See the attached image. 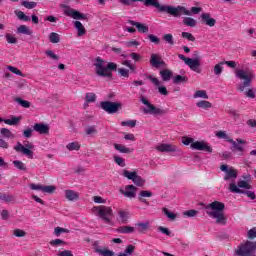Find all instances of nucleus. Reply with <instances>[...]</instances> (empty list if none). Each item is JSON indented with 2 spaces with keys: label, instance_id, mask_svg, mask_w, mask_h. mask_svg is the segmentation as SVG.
Instances as JSON below:
<instances>
[{
  "label": "nucleus",
  "instance_id": "obj_1",
  "mask_svg": "<svg viewBox=\"0 0 256 256\" xmlns=\"http://www.w3.org/2000/svg\"><path fill=\"white\" fill-rule=\"evenodd\" d=\"M204 207L206 214L211 219H215L217 225H227V218L225 217V204L220 201H214L210 204H201Z\"/></svg>",
  "mask_w": 256,
  "mask_h": 256
},
{
  "label": "nucleus",
  "instance_id": "obj_2",
  "mask_svg": "<svg viewBox=\"0 0 256 256\" xmlns=\"http://www.w3.org/2000/svg\"><path fill=\"white\" fill-rule=\"evenodd\" d=\"M95 73L98 77H107V79H113V73L111 71H117V64L115 62H109L105 66V60L101 57H97L94 60Z\"/></svg>",
  "mask_w": 256,
  "mask_h": 256
},
{
  "label": "nucleus",
  "instance_id": "obj_3",
  "mask_svg": "<svg viewBox=\"0 0 256 256\" xmlns=\"http://www.w3.org/2000/svg\"><path fill=\"white\" fill-rule=\"evenodd\" d=\"M235 76L237 79H240V81H243L238 85V91H240V93L245 92V89L251 87V82L255 79V74L251 70L238 69L235 71Z\"/></svg>",
  "mask_w": 256,
  "mask_h": 256
},
{
  "label": "nucleus",
  "instance_id": "obj_4",
  "mask_svg": "<svg viewBox=\"0 0 256 256\" xmlns=\"http://www.w3.org/2000/svg\"><path fill=\"white\" fill-rule=\"evenodd\" d=\"M233 256H256V241L247 240L245 243L238 245Z\"/></svg>",
  "mask_w": 256,
  "mask_h": 256
},
{
  "label": "nucleus",
  "instance_id": "obj_5",
  "mask_svg": "<svg viewBox=\"0 0 256 256\" xmlns=\"http://www.w3.org/2000/svg\"><path fill=\"white\" fill-rule=\"evenodd\" d=\"M93 211L97 213V216L107 225H111V221H113V208L109 206H96L93 208Z\"/></svg>",
  "mask_w": 256,
  "mask_h": 256
},
{
  "label": "nucleus",
  "instance_id": "obj_6",
  "mask_svg": "<svg viewBox=\"0 0 256 256\" xmlns=\"http://www.w3.org/2000/svg\"><path fill=\"white\" fill-rule=\"evenodd\" d=\"M140 101L141 103H143V105H147L148 107L144 108V113L146 115H165V113H167V111L161 108H157L155 107V105L149 103V100H147V98H145L144 96L140 97Z\"/></svg>",
  "mask_w": 256,
  "mask_h": 256
},
{
  "label": "nucleus",
  "instance_id": "obj_7",
  "mask_svg": "<svg viewBox=\"0 0 256 256\" xmlns=\"http://www.w3.org/2000/svg\"><path fill=\"white\" fill-rule=\"evenodd\" d=\"M100 107L103 111L109 113V115H113L123 107V104L121 102L102 101L100 102Z\"/></svg>",
  "mask_w": 256,
  "mask_h": 256
},
{
  "label": "nucleus",
  "instance_id": "obj_8",
  "mask_svg": "<svg viewBox=\"0 0 256 256\" xmlns=\"http://www.w3.org/2000/svg\"><path fill=\"white\" fill-rule=\"evenodd\" d=\"M60 7H61V9H64V15H66L67 17H72V19H76V20H80V21L87 19V15H85V14L65 5V4H61Z\"/></svg>",
  "mask_w": 256,
  "mask_h": 256
},
{
  "label": "nucleus",
  "instance_id": "obj_9",
  "mask_svg": "<svg viewBox=\"0 0 256 256\" xmlns=\"http://www.w3.org/2000/svg\"><path fill=\"white\" fill-rule=\"evenodd\" d=\"M34 147L35 146L31 143H27L25 144V146H23L21 142H17L14 146V150L17 153H23V155H26L28 159H33V152L31 151V149H34Z\"/></svg>",
  "mask_w": 256,
  "mask_h": 256
},
{
  "label": "nucleus",
  "instance_id": "obj_10",
  "mask_svg": "<svg viewBox=\"0 0 256 256\" xmlns=\"http://www.w3.org/2000/svg\"><path fill=\"white\" fill-rule=\"evenodd\" d=\"M229 143H231V151L233 153H238V155L242 156L244 151H245V147L243 145L247 144L246 140H243L241 138H238L236 140L230 139L228 140Z\"/></svg>",
  "mask_w": 256,
  "mask_h": 256
},
{
  "label": "nucleus",
  "instance_id": "obj_11",
  "mask_svg": "<svg viewBox=\"0 0 256 256\" xmlns=\"http://www.w3.org/2000/svg\"><path fill=\"white\" fill-rule=\"evenodd\" d=\"M123 176L126 177V179L133 181L134 185L137 187H143V185H145V179L137 175V172H129V170H124Z\"/></svg>",
  "mask_w": 256,
  "mask_h": 256
},
{
  "label": "nucleus",
  "instance_id": "obj_12",
  "mask_svg": "<svg viewBox=\"0 0 256 256\" xmlns=\"http://www.w3.org/2000/svg\"><path fill=\"white\" fill-rule=\"evenodd\" d=\"M229 191H231V193H238L239 195H246L247 197H249V199H252V201L256 199L255 192L239 189V187H237L235 183H231L229 185Z\"/></svg>",
  "mask_w": 256,
  "mask_h": 256
},
{
  "label": "nucleus",
  "instance_id": "obj_13",
  "mask_svg": "<svg viewBox=\"0 0 256 256\" xmlns=\"http://www.w3.org/2000/svg\"><path fill=\"white\" fill-rule=\"evenodd\" d=\"M150 65L155 69H160V67H167V64L161 59L159 54H151Z\"/></svg>",
  "mask_w": 256,
  "mask_h": 256
},
{
  "label": "nucleus",
  "instance_id": "obj_14",
  "mask_svg": "<svg viewBox=\"0 0 256 256\" xmlns=\"http://www.w3.org/2000/svg\"><path fill=\"white\" fill-rule=\"evenodd\" d=\"M191 149H195L196 151H207V153H213V148L207 145L204 141H196L190 144Z\"/></svg>",
  "mask_w": 256,
  "mask_h": 256
},
{
  "label": "nucleus",
  "instance_id": "obj_15",
  "mask_svg": "<svg viewBox=\"0 0 256 256\" xmlns=\"http://www.w3.org/2000/svg\"><path fill=\"white\" fill-rule=\"evenodd\" d=\"M147 79H149L151 81V83H153V85L158 87V91H159L160 95H165V96L169 95V91H167V87L160 86L161 85V81H159L157 78L149 75V76H147Z\"/></svg>",
  "mask_w": 256,
  "mask_h": 256
},
{
  "label": "nucleus",
  "instance_id": "obj_16",
  "mask_svg": "<svg viewBox=\"0 0 256 256\" xmlns=\"http://www.w3.org/2000/svg\"><path fill=\"white\" fill-rule=\"evenodd\" d=\"M156 149L160 153H175L178 151L177 146L173 144H159Z\"/></svg>",
  "mask_w": 256,
  "mask_h": 256
},
{
  "label": "nucleus",
  "instance_id": "obj_17",
  "mask_svg": "<svg viewBox=\"0 0 256 256\" xmlns=\"http://www.w3.org/2000/svg\"><path fill=\"white\" fill-rule=\"evenodd\" d=\"M33 131L40 135H49V125L45 123H36L33 125Z\"/></svg>",
  "mask_w": 256,
  "mask_h": 256
},
{
  "label": "nucleus",
  "instance_id": "obj_18",
  "mask_svg": "<svg viewBox=\"0 0 256 256\" xmlns=\"http://www.w3.org/2000/svg\"><path fill=\"white\" fill-rule=\"evenodd\" d=\"M129 217L130 214L128 211L125 210H118V217L117 221L118 223H121L122 225H127L129 223Z\"/></svg>",
  "mask_w": 256,
  "mask_h": 256
},
{
  "label": "nucleus",
  "instance_id": "obj_19",
  "mask_svg": "<svg viewBox=\"0 0 256 256\" xmlns=\"http://www.w3.org/2000/svg\"><path fill=\"white\" fill-rule=\"evenodd\" d=\"M186 65L191 69V71H195V73H201V70L199 69V67H201V61L190 58Z\"/></svg>",
  "mask_w": 256,
  "mask_h": 256
},
{
  "label": "nucleus",
  "instance_id": "obj_20",
  "mask_svg": "<svg viewBox=\"0 0 256 256\" xmlns=\"http://www.w3.org/2000/svg\"><path fill=\"white\" fill-rule=\"evenodd\" d=\"M129 25H133V27H136L138 33H149V26L135 22L133 20H128Z\"/></svg>",
  "mask_w": 256,
  "mask_h": 256
},
{
  "label": "nucleus",
  "instance_id": "obj_21",
  "mask_svg": "<svg viewBox=\"0 0 256 256\" xmlns=\"http://www.w3.org/2000/svg\"><path fill=\"white\" fill-rule=\"evenodd\" d=\"M201 21L202 23H205V25H208V27H215V23H217V20L211 18V14L209 13L201 14Z\"/></svg>",
  "mask_w": 256,
  "mask_h": 256
},
{
  "label": "nucleus",
  "instance_id": "obj_22",
  "mask_svg": "<svg viewBox=\"0 0 256 256\" xmlns=\"http://www.w3.org/2000/svg\"><path fill=\"white\" fill-rule=\"evenodd\" d=\"M135 191H137V187L133 184L127 185L125 187V191H122L124 197H128V199H133L135 197Z\"/></svg>",
  "mask_w": 256,
  "mask_h": 256
},
{
  "label": "nucleus",
  "instance_id": "obj_23",
  "mask_svg": "<svg viewBox=\"0 0 256 256\" xmlns=\"http://www.w3.org/2000/svg\"><path fill=\"white\" fill-rule=\"evenodd\" d=\"M21 121V117L16 116H10V119H3L0 117V123H5L6 125H19V122Z\"/></svg>",
  "mask_w": 256,
  "mask_h": 256
},
{
  "label": "nucleus",
  "instance_id": "obj_24",
  "mask_svg": "<svg viewBox=\"0 0 256 256\" xmlns=\"http://www.w3.org/2000/svg\"><path fill=\"white\" fill-rule=\"evenodd\" d=\"M116 233H121L122 235H131V233H135V227L120 226L116 229Z\"/></svg>",
  "mask_w": 256,
  "mask_h": 256
},
{
  "label": "nucleus",
  "instance_id": "obj_25",
  "mask_svg": "<svg viewBox=\"0 0 256 256\" xmlns=\"http://www.w3.org/2000/svg\"><path fill=\"white\" fill-rule=\"evenodd\" d=\"M65 198L68 201H77V199H79V193L75 192V190H66Z\"/></svg>",
  "mask_w": 256,
  "mask_h": 256
},
{
  "label": "nucleus",
  "instance_id": "obj_26",
  "mask_svg": "<svg viewBox=\"0 0 256 256\" xmlns=\"http://www.w3.org/2000/svg\"><path fill=\"white\" fill-rule=\"evenodd\" d=\"M74 27L78 31V37H83V35L87 33V30H85V26H83V23H81L80 21H75Z\"/></svg>",
  "mask_w": 256,
  "mask_h": 256
},
{
  "label": "nucleus",
  "instance_id": "obj_27",
  "mask_svg": "<svg viewBox=\"0 0 256 256\" xmlns=\"http://www.w3.org/2000/svg\"><path fill=\"white\" fill-rule=\"evenodd\" d=\"M160 76L163 81H171V77H173V72L169 69H164L160 71Z\"/></svg>",
  "mask_w": 256,
  "mask_h": 256
},
{
  "label": "nucleus",
  "instance_id": "obj_28",
  "mask_svg": "<svg viewBox=\"0 0 256 256\" xmlns=\"http://www.w3.org/2000/svg\"><path fill=\"white\" fill-rule=\"evenodd\" d=\"M182 23L186 27H197V20L192 17H184Z\"/></svg>",
  "mask_w": 256,
  "mask_h": 256
},
{
  "label": "nucleus",
  "instance_id": "obj_29",
  "mask_svg": "<svg viewBox=\"0 0 256 256\" xmlns=\"http://www.w3.org/2000/svg\"><path fill=\"white\" fill-rule=\"evenodd\" d=\"M16 33L18 35H33V31H31L29 29V27L25 26V25H20L18 28H17V31Z\"/></svg>",
  "mask_w": 256,
  "mask_h": 256
},
{
  "label": "nucleus",
  "instance_id": "obj_30",
  "mask_svg": "<svg viewBox=\"0 0 256 256\" xmlns=\"http://www.w3.org/2000/svg\"><path fill=\"white\" fill-rule=\"evenodd\" d=\"M0 135H2L4 139H15V134H13V132L8 128H1Z\"/></svg>",
  "mask_w": 256,
  "mask_h": 256
},
{
  "label": "nucleus",
  "instance_id": "obj_31",
  "mask_svg": "<svg viewBox=\"0 0 256 256\" xmlns=\"http://www.w3.org/2000/svg\"><path fill=\"white\" fill-rule=\"evenodd\" d=\"M97 133H99L97 131V126L93 125V126H87L85 128V135H87V137H95V135H97Z\"/></svg>",
  "mask_w": 256,
  "mask_h": 256
},
{
  "label": "nucleus",
  "instance_id": "obj_32",
  "mask_svg": "<svg viewBox=\"0 0 256 256\" xmlns=\"http://www.w3.org/2000/svg\"><path fill=\"white\" fill-rule=\"evenodd\" d=\"M231 179H237V171L233 168H229L224 176V181H229Z\"/></svg>",
  "mask_w": 256,
  "mask_h": 256
},
{
  "label": "nucleus",
  "instance_id": "obj_33",
  "mask_svg": "<svg viewBox=\"0 0 256 256\" xmlns=\"http://www.w3.org/2000/svg\"><path fill=\"white\" fill-rule=\"evenodd\" d=\"M114 149H116V151H119V153H133V149L127 148L126 146L121 144H114Z\"/></svg>",
  "mask_w": 256,
  "mask_h": 256
},
{
  "label": "nucleus",
  "instance_id": "obj_34",
  "mask_svg": "<svg viewBox=\"0 0 256 256\" xmlns=\"http://www.w3.org/2000/svg\"><path fill=\"white\" fill-rule=\"evenodd\" d=\"M95 253L102 256H115V252L108 250V249H101L99 247L95 248Z\"/></svg>",
  "mask_w": 256,
  "mask_h": 256
},
{
  "label": "nucleus",
  "instance_id": "obj_35",
  "mask_svg": "<svg viewBox=\"0 0 256 256\" xmlns=\"http://www.w3.org/2000/svg\"><path fill=\"white\" fill-rule=\"evenodd\" d=\"M138 233H145L149 229V222H139L136 224Z\"/></svg>",
  "mask_w": 256,
  "mask_h": 256
},
{
  "label": "nucleus",
  "instance_id": "obj_36",
  "mask_svg": "<svg viewBox=\"0 0 256 256\" xmlns=\"http://www.w3.org/2000/svg\"><path fill=\"white\" fill-rule=\"evenodd\" d=\"M188 81L189 78L187 76L176 75L173 78V83H175V85H179L180 83H187Z\"/></svg>",
  "mask_w": 256,
  "mask_h": 256
},
{
  "label": "nucleus",
  "instance_id": "obj_37",
  "mask_svg": "<svg viewBox=\"0 0 256 256\" xmlns=\"http://www.w3.org/2000/svg\"><path fill=\"white\" fill-rule=\"evenodd\" d=\"M134 252H135V246L130 244L126 246V249L124 250V252H120L118 253V255L130 256V255H133Z\"/></svg>",
  "mask_w": 256,
  "mask_h": 256
},
{
  "label": "nucleus",
  "instance_id": "obj_38",
  "mask_svg": "<svg viewBox=\"0 0 256 256\" xmlns=\"http://www.w3.org/2000/svg\"><path fill=\"white\" fill-rule=\"evenodd\" d=\"M196 106H198L200 109H211V107H213L211 102H209L207 100H201V101L197 102Z\"/></svg>",
  "mask_w": 256,
  "mask_h": 256
},
{
  "label": "nucleus",
  "instance_id": "obj_39",
  "mask_svg": "<svg viewBox=\"0 0 256 256\" xmlns=\"http://www.w3.org/2000/svg\"><path fill=\"white\" fill-rule=\"evenodd\" d=\"M14 101L21 105V107H24V109H29V107H31V102L23 100L22 98L16 97Z\"/></svg>",
  "mask_w": 256,
  "mask_h": 256
},
{
  "label": "nucleus",
  "instance_id": "obj_40",
  "mask_svg": "<svg viewBox=\"0 0 256 256\" xmlns=\"http://www.w3.org/2000/svg\"><path fill=\"white\" fill-rule=\"evenodd\" d=\"M0 200L4 201L5 203H11L15 200V197L13 195L7 194V193H1L0 194Z\"/></svg>",
  "mask_w": 256,
  "mask_h": 256
},
{
  "label": "nucleus",
  "instance_id": "obj_41",
  "mask_svg": "<svg viewBox=\"0 0 256 256\" xmlns=\"http://www.w3.org/2000/svg\"><path fill=\"white\" fill-rule=\"evenodd\" d=\"M13 165L16 169H19V171H27V165H25L21 160H14Z\"/></svg>",
  "mask_w": 256,
  "mask_h": 256
},
{
  "label": "nucleus",
  "instance_id": "obj_42",
  "mask_svg": "<svg viewBox=\"0 0 256 256\" xmlns=\"http://www.w3.org/2000/svg\"><path fill=\"white\" fill-rule=\"evenodd\" d=\"M209 99V95H207V91L205 90H198L194 94V99Z\"/></svg>",
  "mask_w": 256,
  "mask_h": 256
},
{
  "label": "nucleus",
  "instance_id": "obj_43",
  "mask_svg": "<svg viewBox=\"0 0 256 256\" xmlns=\"http://www.w3.org/2000/svg\"><path fill=\"white\" fill-rule=\"evenodd\" d=\"M66 148L68 149V151H79L81 149V145L79 144V142H71L67 144Z\"/></svg>",
  "mask_w": 256,
  "mask_h": 256
},
{
  "label": "nucleus",
  "instance_id": "obj_44",
  "mask_svg": "<svg viewBox=\"0 0 256 256\" xmlns=\"http://www.w3.org/2000/svg\"><path fill=\"white\" fill-rule=\"evenodd\" d=\"M15 15L20 19V21H31V17L25 15L23 11H15Z\"/></svg>",
  "mask_w": 256,
  "mask_h": 256
},
{
  "label": "nucleus",
  "instance_id": "obj_45",
  "mask_svg": "<svg viewBox=\"0 0 256 256\" xmlns=\"http://www.w3.org/2000/svg\"><path fill=\"white\" fill-rule=\"evenodd\" d=\"M163 213L164 215H166V217H168V219H170L171 221H175L177 219V214L169 211V209L167 208H163Z\"/></svg>",
  "mask_w": 256,
  "mask_h": 256
},
{
  "label": "nucleus",
  "instance_id": "obj_46",
  "mask_svg": "<svg viewBox=\"0 0 256 256\" xmlns=\"http://www.w3.org/2000/svg\"><path fill=\"white\" fill-rule=\"evenodd\" d=\"M21 5H22V7H25L26 9H35V7H37L36 2H30L27 0L22 1Z\"/></svg>",
  "mask_w": 256,
  "mask_h": 256
},
{
  "label": "nucleus",
  "instance_id": "obj_47",
  "mask_svg": "<svg viewBox=\"0 0 256 256\" xmlns=\"http://www.w3.org/2000/svg\"><path fill=\"white\" fill-rule=\"evenodd\" d=\"M49 41L50 43H59L61 41V38L59 37V34L51 32L49 35Z\"/></svg>",
  "mask_w": 256,
  "mask_h": 256
},
{
  "label": "nucleus",
  "instance_id": "obj_48",
  "mask_svg": "<svg viewBox=\"0 0 256 256\" xmlns=\"http://www.w3.org/2000/svg\"><path fill=\"white\" fill-rule=\"evenodd\" d=\"M57 187L53 186V185H48V186H42V191L44 193H49L50 195H53V193H55Z\"/></svg>",
  "mask_w": 256,
  "mask_h": 256
},
{
  "label": "nucleus",
  "instance_id": "obj_49",
  "mask_svg": "<svg viewBox=\"0 0 256 256\" xmlns=\"http://www.w3.org/2000/svg\"><path fill=\"white\" fill-rule=\"evenodd\" d=\"M223 61L222 62H219L218 64H216L214 66V75H221V73H223Z\"/></svg>",
  "mask_w": 256,
  "mask_h": 256
},
{
  "label": "nucleus",
  "instance_id": "obj_50",
  "mask_svg": "<svg viewBox=\"0 0 256 256\" xmlns=\"http://www.w3.org/2000/svg\"><path fill=\"white\" fill-rule=\"evenodd\" d=\"M184 217H197L199 215V211L195 209H190L188 211L183 212Z\"/></svg>",
  "mask_w": 256,
  "mask_h": 256
},
{
  "label": "nucleus",
  "instance_id": "obj_51",
  "mask_svg": "<svg viewBox=\"0 0 256 256\" xmlns=\"http://www.w3.org/2000/svg\"><path fill=\"white\" fill-rule=\"evenodd\" d=\"M97 101V95L95 93H86V102L87 103H95Z\"/></svg>",
  "mask_w": 256,
  "mask_h": 256
},
{
  "label": "nucleus",
  "instance_id": "obj_52",
  "mask_svg": "<svg viewBox=\"0 0 256 256\" xmlns=\"http://www.w3.org/2000/svg\"><path fill=\"white\" fill-rule=\"evenodd\" d=\"M238 189H251V184H249L247 181L245 180H240L238 181Z\"/></svg>",
  "mask_w": 256,
  "mask_h": 256
},
{
  "label": "nucleus",
  "instance_id": "obj_53",
  "mask_svg": "<svg viewBox=\"0 0 256 256\" xmlns=\"http://www.w3.org/2000/svg\"><path fill=\"white\" fill-rule=\"evenodd\" d=\"M51 247H61V245H67V243L61 239H55L50 241Z\"/></svg>",
  "mask_w": 256,
  "mask_h": 256
},
{
  "label": "nucleus",
  "instance_id": "obj_54",
  "mask_svg": "<svg viewBox=\"0 0 256 256\" xmlns=\"http://www.w3.org/2000/svg\"><path fill=\"white\" fill-rule=\"evenodd\" d=\"M122 127H135L137 125V120H127L121 122Z\"/></svg>",
  "mask_w": 256,
  "mask_h": 256
},
{
  "label": "nucleus",
  "instance_id": "obj_55",
  "mask_svg": "<svg viewBox=\"0 0 256 256\" xmlns=\"http://www.w3.org/2000/svg\"><path fill=\"white\" fill-rule=\"evenodd\" d=\"M163 40L168 43V45H175V40H173V34H165Z\"/></svg>",
  "mask_w": 256,
  "mask_h": 256
},
{
  "label": "nucleus",
  "instance_id": "obj_56",
  "mask_svg": "<svg viewBox=\"0 0 256 256\" xmlns=\"http://www.w3.org/2000/svg\"><path fill=\"white\" fill-rule=\"evenodd\" d=\"M114 162L116 165H119V167H125V159L121 158V156L115 155L114 156Z\"/></svg>",
  "mask_w": 256,
  "mask_h": 256
},
{
  "label": "nucleus",
  "instance_id": "obj_57",
  "mask_svg": "<svg viewBox=\"0 0 256 256\" xmlns=\"http://www.w3.org/2000/svg\"><path fill=\"white\" fill-rule=\"evenodd\" d=\"M45 54L47 55V57H49V59H52L53 61H59V56L55 54L53 50H47Z\"/></svg>",
  "mask_w": 256,
  "mask_h": 256
},
{
  "label": "nucleus",
  "instance_id": "obj_58",
  "mask_svg": "<svg viewBox=\"0 0 256 256\" xmlns=\"http://www.w3.org/2000/svg\"><path fill=\"white\" fill-rule=\"evenodd\" d=\"M5 38H6L7 43H9L11 45L17 43V38H15L13 35H11L9 33L5 34Z\"/></svg>",
  "mask_w": 256,
  "mask_h": 256
},
{
  "label": "nucleus",
  "instance_id": "obj_59",
  "mask_svg": "<svg viewBox=\"0 0 256 256\" xmlns=\"http://www.w3.org/2000/svg\"><path fill=\"white\" fill-rule=\"evenodd\" d=\"M247 239H250V240L256 239V227H253L252 229L248 230Z\"/></svg>",
  "mask_w": 256,
  "mask_h": 256
},
{
  "label": "nucleus",
  "instance_id": "obj_60",
  "mask_svg": "<svg viewBox=\"0 0 256 256\" xmlns=\"http://www.w3.org/2000/svg\"><path fill=\"white\" fill-rule=\"evenodd\" d=\"M54 233H55L56 237H59V235H61V233H69V229L61 228V227H56L54 229Z\"/></svg>",
  "mask_w": 256,
  "mask_h": 256
},
{
  "label": "nucleus",
  "instance_id": "obj_61",
  "mask_svg": "<svg viewBox=\"0 0 256 256\" xmlns=\"http://www.w3.org/2000/svg\"><path fill=\"white\" fill-rule=\"evenodd\" d=\"M13 235L15 237H25L27 235V232H25V230H21V229H15L13 231Z\"/></svg>",
  "mask_w": 256,
  "mask_h": 256
},
{
  "label": "nucleus",
  "instance_id": "obj_62",
  "mask_svg": "<svg viewBox=\"0 0 256 256\" xmlns=\"http://www.w3.org/2000/svg\"><path fill=\"white\" fill-rule=\"evenodd\" d=\"M8 70L11 71V73H14L15 75H19V77H23V72H21V70L15 68L14 66H8Z\"/></svg>",
  "mask_w": 256,
  "mask_h": 256
},
{
  "label": "nucleus",
  "instance_id": "obj_63",
  "mask_svg": "<svg viewBox=\"0 0 256 256\" xmlns=\"http://www.w3.org/2000/svg\"><path fill=\"white\" fill-rule=\"evenodd\" d=\"M148 39H149V41H151V43H154L155 45H159V43L161 42L159 37H157V36H155L153 34H149L148 35Z\"/></svg>",
  "mask_w": 256,
  "mask_h": 256
},
{
  "label": "nucleus",
  "instance_id": "obj_64",
  "mask_svg": "<svg viewBox=\"0 0 256 256\" xmlns=\"http://www.w3.org/2000/svg\"><path fill=\"white\" fill-rule=\"evenodd\" d=\"M182 37L183 39H188V41H195V36H193V34L189 33V32H182Z\"/></svg>",
  "mask_w": 256,
  "mask_h": 256
}]
</instances>
